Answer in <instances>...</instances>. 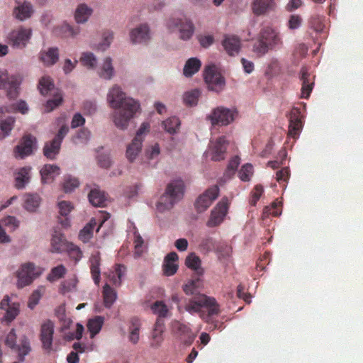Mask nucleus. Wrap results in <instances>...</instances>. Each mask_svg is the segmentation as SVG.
Returning a JSON list of instances; mask_svg holds the SVG:
<instances>
[{
  "instance_id": "nucleus-1",
  "label": "nucleus",
  "mask_w": 363,
  "mask_h": 363,
  "mask_svg": "<svg viewBox=\"0 0 363 363\" xmlns=\"http://www.w3.org/2000/svg\"><path fill=\"white\" fill-rule=\"evenodd\" d=\"M203 79L208 89L219 92L225 86V81L218 68L213 64L206 66L203 71Z\"/></svg>"
},
{
  "instance_id": "nucleus-2",
  "label": "nucleus",
  "mask_w": 363,
  "mask_h": 363,
  "mask_svg": "<svg viewBox=\"0 0 363 363\" xmlns=\"http://www.w3.org/2000/svg\"><path fill=\"white\" fill-rule=\"evenodd\" d=\"M107 99L110 106L113 109L139 104L133 98L128 96L122 88L118 85H114L111 89Z\"/></svg>"
},
{
  "instance_id": "nucleus-3",
  "label": "nucleus",
  "mask_w": 363,
  "mask_h": 363,
  "mask_svg": "<svg viewBox=\"0 0 363 363\" xmlns=\"http://www.w3.org/2000/svg\"><path fill=\"white\" fill-rule=\"evenodd\" d=\"M140 104L114 109L113 121L117 128L125 130L135 114L139 111Z\"/></svg>"
},
{
  "instance_id": "nucleus-4",
  "label": "nucleus",
  "mask_w": 363,
  "mask_h": 363,
  "mask_svg": "<svg viewBox=\"0 0 363 363\" xmlns=\"http://www.w3.org/2000/svg\"><path fill=\"white\" fill-rule=\"evenodd\" d=\"M21 77L18 75H9L5 69H0V89H6L7 96L15 99L18 94V86Z\"/></svg>"
},
{
  "instance_id": "nucleus-5",
  "label": "nucleus",
  "mask_w": 363,
  "mask_h": 363,
  "mask_svg": "<svg viewBox=\"0 0 363 363\" xmlns=\"http://www.w3.org/2000/svg\"><path fill=\"white\" fill-rule=\"evenodd\" d=\"M237 112L235 109H230L223 106L214 108L208 116V119L211 121L212 125H227L231 123Z\"/></svg>"
},
{
  "instance_id": "nucleus-6",
  "label": "nucleus",
  "mask_w": 363,
  "mask_h": 363,
  "mask_svg": "<svg viewBox=\"0 0 363 363\" xmlns=\"http://www.w3.org/2000/svg\"><path fill=\"white\" fill-rule=\"evenodd\" d=\"M33 35L30 28L19 26L11 30L8 35V40L13 47H26Z\"/></svg>"
},
{
  "instance_id": "nucleus-7",
  "label": "nucleus",
  "mask_w": 363,
  "mask_h": 363,
  "mask_svg": "<svg viewBox=\"0 0 363 363\" xmlns=\"http://www.w3.org/2000/svg\"><path fill=\"white\" fill-rule=\"evenodd\" d=\"M16 275L17 277V287L23 288L30 285L38 276V273L35 272L33 264L26 263L22 264L16 271Z\"/></svg>"
},
{
  "instance_id": "nucleus-8",
  "label": "nucleus",
  "mask_w": 363,
  "mask_h": 363,
  "mask_svg": "<svg viewBox=\"0 0 363 363\" xmlns=\"http://www.w3.org/2000/svg\"><path fill=\"white\" fill-rule=\"evenodd\" d=\"M168 24L170 28H178L179 38L183 40H189L194 33V23L189 18H172Z\"/></svg>"
},
{
  "instance_id": "nucleus-9",
  "label": "nucleus",
  "mask_w": 363,
  "mask_h": 363,
  "mask_svg": "<svg viewBox=\"0 0 363 363\" xmlns=\"http://www.w3.org/2000/svg\"><path fill=\"white\" fill-rule=\"evenodd\" d=\"M18 337L14 330H11L5 339L6 345L18 352L21 360L27 354L30 350L29 344L24 335L19 337L20 344H16Z\"/></svg>"
},
{
  "instance_id": "nucleus-10",
  "label": "nucleus",
  "mask_w": 363,
  "mask_h": 363,
  "mask_svg": "<svg viewBox=\"0 0 363 363\" xmlns=\"http://www.w3.org/2000/svg\"><path fill=\"white\" fill-rule=\"evenodd\" d=\"M228 209L227 201H220L211 211L210 216L206 222L208 228H215L218 226L224 220Z\"/></svg>"
},
{
  "instance_id": "nucleus-11",
  "label": "nucleus",
  "mask_w": 363,
  "mask_h": 363,
  "mask_svg": "<svg viewBox=\"0 0 363 363\" xmlns=\"http://www.w3.org/2000/svg\"><path fill=\"white\" fill-rule=\"evenodd\" d=\"M54 328L53 322L50 320L44 321L40 327V340L43 349L48 352H50L52 350Z\"/></svg>"
},
{
  "instance_id": "nucleus-12",
  "label": "nucleus",
  "mask_w": 363,
  "mask_h": 363,
  "mask_svg": "<svg viewBox=\"0 0 363 363\" xmlns=\"http://www.w3.org/2000/svg\"><path fill=\"white\" fill-rule=\"evenodd\" d=\"M218 195V188L216 186H213L203 192L196 200V208L197 211L199 212L206 211Z\"/></svg>"
},
{
  "instance_id": "nucleus-13",
  "label": "nucleus",
  "mask_w": 363,
  "mask_h": 363,
  "mask_svg": "<svg viewBox=\"0 0 363 363\" xmlns=\"http://www.w3.org/2000/svg\"><path fill=\"white\" fill-rule=\"evenodd\" d=\"M36 143V139L30 135H24L21 140L20 143L14 149V155L16 157L23 158L30 155L33 150Z\"/></svg>"
},
{
  "instance_id": "nucleus-14",
  "label": "nucleus",
  "mask_w": 363,
  "mask_h": 363,
  "mask_svg": "<svg viewBox=\"0 0 363 363\" xmlns=\"http://www.w3.org/2000/svg\"><path fill=\"white\" fill-rule=\"evenodd\" d=\"M20 304L11 302L9 296H5L0 302V308L5 311L4 320L7 323L13 321L19 313Z\"/></svg>"
},
{
  "instance_id": "nucleus-15",
  "label": "nucleus",
  "mask_w": 363,
  "mask_h": 363,
  "mask_svg": "<svg viewBox=\"0 0 363 363\" xmlns=\"http://www.w3.org/2000/svg\"><path fill=\"white\" fill-rule=\"evenodd\" d=\"M150 28L147 24H140L131 30L130 39L133 43H143L150 40Z\"/></svg>"
},
{
  "instance_id": "nucleus-16",
  "label": "nucleus",
  "mask_w": 363,
  "mask_h": 363,
  "mask_svg": "<svg viewBox=\"0 0 363 363\" xmlns=\"http://www.w3.org/2000/svg\"><path fill=\"white\" fill-rule=\"evenodd\" d=\"M33 13V6L28 1L18 3V5L13 10V17L19 21H24L31 18Z\"/></svg>"
},
{
  "instance_id": "nucleus-17",
  "label": "nucleus",
  "mask_w": 363,
  "mask_h": 363,
  "mask_svg": "<svg viewBox=\"0 0 363 363\" xmlns=\"http://www.w3.org/2000/svg\"><path fill=\"white\" fill-rule=\"evenodd\" d=\"M184 189L185 186L183 181L180 179H176L168 184L164 193L177 202L183 197Z\"/></svg>"
},
{
  "instance_id": "nucleus-18",
  "label": "nucleus",
  "mask_w": 363,
  "mask_h": 363,
  "mask_svg": "<svg viewBox=\"0 0 363 363\" xmlns=\"http://www.w3.org/2000/svg\"><path fill=\"white\" fill-rule=\"evenodd\" d=\"M228 143L224 137H220L211 142V160L220 161L224 159V154Z\"/></svg>"
},
{
  "instance_id": "nucleus-19",
  "label": "nucleus",
  "mask_w": 363,
  "mask_h": 363,
  "mask_svg": "<svg viewBox=\"0 0 363 363\" xmlns=\"http://www.w3.org/2000/svg\"><path fill=\"white\" fill-rule=\"evenodd\" d=\"M39 59L45 66L54 65L60 59L58 48L51 47L42 50L40 53Z\"/></svg>"
},
{
  "instance_id": "nucleus-20",
  "label": "nucleus",
  "mask_w": 363,
  "mask_h": 363,
  "mask_svg": "<svg viewBox=\"0 0 363 363\" xmlns=\"http://www.w3.org/2000/svg\"><path fill=\"white\" fill-rule=\"evenodd\" d=\"M143 145L142 138H134L131 143H130L125 150V157L130 162L135 161L141 152Z\"/></svg>"
},
{
  "instance_id": "nucleus-21",
  "label": "nucleus",
  "mask_w": 363,
  "mask_h": 363,
  "mask_svg": "<svg viewBox=\"0 0 363 363\" xmlns=\"http://www.w3.org/2000/svg\"><path fill=\"white\" fill-rule=\"evenodd\" d=\"M177 260L178 255L176 252H170L166 256L163 264V273L165 276L170 277L177 272L178 265L176 262Z\"/></svg>"
},
{
  "instance_id": "nucleus-22",
  "label": "nucleus",
  "mask_w": 363,
  "mask_h": 363,
  "mask_svg": "<svg viewBox=\"0 0 363 363\" xmlns=\"http://www.w3.org/2000/svg\"><path fill=\"white\" fill-rule=\"evenodd\" d=\"M93 9L86 4H79L74 11V20L78 24L85 23L91 16Z\"/></svg>"
},
{
  "instance_id": "nucleus-23",
  "label": "nucleus",
  "mask_w": 363,
  "mask_h": 363,
  "mask_svg": "<svg viewBox=\"0 0 363 363\" xmlns=\"http://www.w3.org/2000/svg\"><path fill=\"white\" fill-rule=\"evenodd\" d=\"M223 45L228 54L233 56L239 52L241 43L238 38L236 36L230 35L225 37L223 41Z\"/></svg>"
},
{
  "instance_id": "nucleus-24",
  "label": "nucleus",
  "mask_w": 363,
  "mask_h": 363,
  "mask_svg": "<svg viewBox=\"0 0 363 363\" xmlns=\"http://www.w3.org/2000/svg\"><path fill=\"white\" fill-rule=\"evenodd\" d=\"M30 169V167H23L16 172L15 175V186L16 188H24L29 182Z\"/></svg>"
},
{
  "instance_id": "nucleus-25",
  "label": "nucleus",
  "mask_w": 363,
  "mask_h": 363,
  "mask_svg": "<svg viewBox=\"0 0 363 363\" xmlns=\"http://www.w3.org/2000/svg\"><path fill=\"white\" fill-rule=\"evenodd\" d=\"M272 6L273 0H254L252 10L256 16H261L271 9Z\"/></svg>"
},
{
  "instance_id": "nucleus-26",
  "label": "nucleus",
  "mask_w": 363,
  "mask_h": 363,
  "mask_svg": "<svg viewBox=\"0 0 363 363\" xmlns=\"http://www.w3.org/2000/svg\"><path fill=\"white\" fill-rule=\"evenodd\" d=\"M176 201L164 193L156 204V209L160 213H164L172 208Z\"/></svg>"
},
{
  "instance_id": "nucleus-27",
  "label": "nucleus",
  "mask_w": 363,
  "mask_h": 363,
  "mask_svg": "<svg viewBox=\"0 0 363 363\" xmlns=\"http://www.w3.org/2000/svg\"><path fill=\"white\" fill-rule=\"evenodd\" d=\"M42 182L46 184L50 179L60 174V168L55 165L47 164L40 171Z\"/></svg>"
},
{
  "instance_id": "nucleus-28",
  "label": "nucleus",
  "mask_w": 363,
  "mask_h": 363,
  "mask_svg": "<svg viewBox=\"0 0 363 363\" xmlns=\"http://www.w3.org/2000/svg\"><path fill=\"white\" fill-rule=\"evenodd\" d=\"M201 62L197 58H191L187 60L184 67V74L187 77H191L197 72L201 67Z\"/></svg>"
},
{
  "instance_id": "nucleus-29",
  "label": "nucleus",
  "mask_w": 363,
  "mask_h": 363,
  "mask_svg": "<svg viewBox=\"0 0 363 363\" xmlns=\"http://www.w3.org/2000/svg\"><path fill=\"white\" fill-rule=\"evenodd\" d=\"M185 263L187 267L195 271L197 274H201L203 273L201 259L194 253H191L187 256Z\"/></svg>"
},
{
  "instance_id": "nucleus-30",
  "label": "nucleus",
  "mask_w": 363,
  "mask_h": 363,
  "mask_svg": "<svg viewBox=\"0 0 363 363\" xmlns=\"http://www.w3.org/2000/svg\"><path fill=\"white\" fill-rule=\"evenodd\" d=\"M96 224V220L92 218L79 232V238L84 242H87L91 238L93 230Z\"/></svg>"
},
{
  "instance_id": "nucleus-31",
  "label": "nucleus",
  "mask_w": 363,
  "mask_h": 363,
  "mask_svg": "<svg viewBox=\"0 0 363 363\" xmlns=\"http://www.w3.org/2000/svg\"><path fill=\"white\" fill-rule=\"evenodd\" d=\"M40 204V198L36 194H29L25 200L24 207L29 212H35Z\"/></svg>"
},
{
  "instance_id": "nucleus-32",
  "label": "nucleus",
  "mask_w": 363,
  "mask_h": 363,
  "mask_svg": "<svg viewBox=\"0 0 363 363\" xmlns=\"http://www.w3.org/2000/svg\"><path fill=\"white\" fill-rule=\"evenodd\" d=\"M103 323L104 318L101 316H96L88 321L87 328L91 333V337H94L101 330Z\"/></svg>"
},
{
  "instance_id": "nucleus-33",
  "label": "nucleus",
  "mask_w": 363,
  "mask_h": 363,
  "mask_svg": "<svg viewBox=\"0 0 363 363\" xmlns=\"http://www.w3.org/2000/svg\"><path fill=\"white\" fill-rule=\"evenodd\" d=\"M201 91L199 89H193L184 93L183 100L186 106H194L197 104Z\"/></svg>"
},
{
  "instance_id": "nucleus-34",
  "label": "nucleus",
  "mask_w": 363,
  "mask_h": 363,
  "mask_svg": "<svg viewBox=\"0 0 363 363\" xmlns=\"http://www.w3.org/2000/svg\"><path fill=\"white\" fill-rule=\"evenodd\" d=\"M38 87L43 95H48L55 90V85L49 77H43L39 81Z\"/></svg>"
},
{
  "instance_id": "nucleus-35",
  "label": "nucleus",
  "mask_w": 363,
  "mask_h": 363,
  "mask_svg": "<svg viewBox=\"0 0 363 363\" xmlns=\"http://www.w3.org/2000/svg\"><path fill=\"white\" fill-rule=\"evenodd\" d=\"M114 68L112 60L107 57L104 60L101 67V76L106 79H110L114 75Z\"/></svg>"
},
{
  "instance_id": "nucleus-36",
  "label": "nucleus",
  "mask_w": 363,
  "mask_h": 363,
  "mask_svg": "<svg viewBox=\"0 0 363 363\" xmlns=\"http://www.w3.org/2000/svg\"><path fill=\"white\" fill-rule=\"evenodd\" d=\"M60 143L59 139H53V140L47 144L44 147V155L50 159H53L55 155L58 153Z\"/></svg>"
},
{
  "instance_id": "nucleus-37",
  "label": "nucleus",
  "mask_w": 363,
  "mask_h": 363,
  "mask_svg": "<svg viewBox=\"0 0 363 363\" xmlns=\"http://www.w3.org/2000/svg\"><path fill=\"white\" fill-rule=\"evenodd\" d=\"M104 304L106 307L110 308L115 302L117 295L108 284H105L103 290Z\"/></svg>"
},
{
  "instance_id": "nucleus-38",
  "label": "nucleus",
  "mask_w": 363,
  "mask_h": 363,
  "mask_svg": "<svg viewBox=\"0 0 363 363\" xmlns=\"http://www.w3.org/2000/svg\"><path fill=\"white\" fill-rule=\"evenodd\" d=\"M59 32L67 37L74 38L80 32L79 28L74 27L69 23H64L57 28Z\"/></svg>"
},
{
  "instance_id": "nucleus-39",
  "label": "nucleus",
  "mask_w": 363,
  "mask_h": 363,
  "mask_svg": "<svg viewBox=\"0 0 363 363\" xmlns=\"http://www.w3.org/2000/svg\"><path fill=\"white\" fill-rule=\"evenodd\" d=\"M125 267L121 264H117L115 267L114 273H110L108 274L110 280L113 284L120 286L122 282V277L124 275Z\"/></svg>"
},
{
  "instance_id": "nucleus-40",
  "label": "nucleus",
  "mask_w": 363,
  "mask_h": 363,
  "mask_svg": "<svg viewBox=\"0 0 363 363\" xmlns=\"http://www.w3.org/2000/svg\"><path fill=\"white\" fill-rule=\"evenodd\" d=\"M52 247L55 252H61L64 250L65 242L62 235L59 232H55L51 240Z\"/></svg>"
},
{
  "instance_id": "nucleus-41",
  "label": "nucleus",
  "mask_w": 363,
  "mask_h": 363,
  "mask_svg": "<svg viewBox=\"0 0 363 363\" xmlns=\"http://www.w3.org/2000/svg\"><path fill=\"white\" fill-rule=\"evenodd\" d=\"M198 303H203V306H207L210 308V313H214L217 311V306L213 298L206 297L205 295L200 294L194 300Z\"/></svg>"
},
{
  "instance_id": "nucleus-42",
  "label": "nucleus",
  "mask_w": 363,
  "mask_h": 363,
  "mask_svg": "<svg viewBox=\"0 0 363 363\" xmlns=\"http://www.w3.org/2000/svg\"><path fill=\"white\" fill-rule=\"evenodd\" d=\"M89 198V201L94 206H101L105 201V196L104 194L96 189L91 191Z\"/></svg>"
},
{
  "instance_id": "nucleus-43",
  "label": "nucleus",
  "mask_w": 363,
  "mask_h": 363,
  "mask_svg": "<svg viewBox=\"0 0 363 363\" xmlns=\"http://www.w3.org/2000/svg\"><path fill=\"white\" fill-rule=\"evenodd\" d=\"M80 61L84 66L89 68H94L97 65V59L91 52L82 53Z\"/></svg>"
},
{
  "instance_id": "nucleus-44",
  "label": "nucleus",
  "mask_w": 363,
  "mask_h": 363,
  "mask_svg": "<svg viewBox=\"0 0 363 363\" xmlns=\"http://www.w3.org/2000/svg\"><path fill=\"white\" fill-rule=\"evenodd\" d=\"M179 125V120L175 117L169 118L163 122L164 129L170 134L175 133Z\"/></svg>"
},
{
  "instance_id": "nucleus-45",
  "label": "nucleus",
  "mask_w": 363,
  "mask_h": 363,
  "mask_svg": "<svg viewBox=\"0 0 363 363\" xmlns=\"http://www.w3.org/2000/svg\"><path fill=\"white\" fill-rule=\"evenodd\" d=\"M99 265H100V258L99 256L97 255L94 257H93L91 260V274L92 277L94 278V280L96 284H99L100 281V269H99Z\"/></svg>"
},
{
  "instance_id": "nucleus-46",
  "label": "nucleus",
  "mask_w": 363,
  "mask_h": 363,
  "mask_svg": "<svg viewBox=\"0 0 363 363\" xmlns=\"http://www.w3.org/2000/svg\"><path fill=\"white\" fill-rule=\"evenodd\" d=\"M153 313L160 317H165L168 313L167 306L162 301H157L152 306Z\"/></svg>"
},
{
  "instance_id": "nucleus-47",
  "label": "nucleus",
  "mask_w": 363,
  "mask_h": 363,
  "mask_svg": "<svg viewBox=\"0 0 363 363\" xmlns=\"http://www.w3.org/2000/svg\"><path fill=\"white\" fill-rule=\"evenodd\" d=\"M43 296V292L40 289H37L33 292L31 296L29 298L28 302V307L33 310L35 307L38 304L41 297Z\"/></svg>"
},
{
  "instance_id": "nucleus-48",
  "label": "nucleus",
  "mask_w": 363,
  "mask_h": 363,
  "mask_svg": "<svg viewBox=\"0 0 363 363\" xmlns=\"http://www.w3.org/2000/svg\"><path fill=\"white\" fill-rule=\"evenodd\" d=\"M66 272V269L63 265H59L53 268L48 275V279L50 281H55L63 277Z\"/></svg>"
},
{
  "instance_id": "nucleus-49",
  "label": "nucleus",
  "mask_w": 363,
  "mask_h": 363,
  "mask_svg": "<svg viewBox=\"0 0 363 363\" xmlns=\"http://www.w3.org/2000/svg\"><path fill=\"white\" fill-rule=\"evenodd\" d=\"M79 184V181L76 178L68 177L63 184L64 191L66 193L71 192L74 189L77 188Z\"/></svg>"
},
{
  "instance_id": "nucleus-50",
  "label": "nucleus",
  "mask_w": 363,
  "mask_h": 363,
  "mask_svg": "<svg viewBox=\"0 0 363 363\" xmlns=\"http://www.w3.org/2000/svg\"><path fill=\"white\" fill-rule=\"evenodd\" d=\"M15 123L14 118L9 117L6 120L1 121L0 122V128L1 130L4 133L5 135H8L10 131L12 129V127Z\"/></svg>"
},
{
  "instance_id": "nucleus-51",
  "label": "nucleus",
  "mask_w": 363,
  "mask_h": 363,
  "mask_svg": "<svg viewBox=\"0 0 363 363\" xmlns=\"http://www.w3.org/2000/svg\"><path fill=\"white\" fill-rule=\"evenodd\" d=\"M1 225H5L10 228L12 230H16L19 225V221L13 216H7L0 220Z\"/></svg>"
},
{
  "instance_id": "nucleus-52",
  "label": "nucleus",
  "mask_w": 363,
  "mask_h": 363,
  "mask_svg": "<svg viewBox=\"0 0 363 363\" xmlns=\"http://www.w3.org/2000/svg\"><path fill=\"white\" fill-rule=\"evenodd\" d=\"M62 101V97L60 94H57L52 99H50L46 102L45 109L48 112L52 111L57 107Z\"/></svg>"
},
{
  "instance_id": "nucleus-53",
  "label": "nucleus",
  "mask_w": 363,
  "mask_h": 363,
  "mask_svg": "<svg viewBox=\"0 0 363 363\" xmlns=\"http://www.w3.org/2000/svg\"><path fill=\"white\" fill-rule=\"evenodd\" d=\"M67 251L69 257L75 261L80 259L82 256V252L80 249L73 244H69L67 245Z\"/></svg>"
},
{
  "instance_id": "nucleus-54",
  "label": "nucleus",
  "mask_w": 363,
  "mask_h": 363,
  "mask_svg": "<svg viewBox=\"0 0 363 363\" xmlns=\"http://www.w3.org/2000/svg\"><path fill=\"white\" fill-rule=\"evenodd\" d=\"M60 213L61 216H67L74 209V206L72 203L63 201L59 203Z\"/></svg>"
},
{
  "instance_id": "nucleus-55",
  "label": "nucleus",
  "mask_w": 363,
  "mask_h": 363,
  "mask_svg": "<svg viewBox=\"0 0 363 363\" xmlns=\"http://www.w3.org/2000/svg\"><path fill=\"white\" fill-rule=\"evenodd\" d=\"M140 325L138 324H133L132 328L130 332L129 340L133 344H136L138 342L140 339Z\"/></svg>"
},
{
  "instance_id": "nucleus-56",
  "label": "nucleus",
  "mask_w": 363,
  "mask_h": 363,
  "mask_svg": "<svg viewBox=\"0 0 363 363\" xmlns=\"http://www.w3.org/2000/svg\"><path fill=\"white\" fill-rule=\"evenodd\" d=\"M252 174V166L250 164L243 165L240 171V177L242 181H248Z\"/></svg>"
},
{
  "instance_id": "nucleus-57",
  "label": "nucleus",
  "mask_w": 363,
  "mask_h": 363,
  "mask_svg": "<svg viewBox=\"0 0 363 363\" xmlns=\"http://www.w3.org/2000/svg\"><path fill=\"white\" fill-rule=\"evenodd\" d=\"M199 286V280H191L184 286V291L187 294H193L196 293Z\"/></svg>"
},
{
  "instance_id": "nucleus-58",
  "label": "nucleus",
  "mask_w": 363,
  "mask_h": 363,
  "mask_svg": "<svg viewBox=\"0 0 363 363\" xmlns=\"http://www.w3.org/2000/svg\"><path fill=\"white\" fill-rule=\"evenodd\" d=\"M276 36L277 35L274 33V30H272L271 29H267L262 34L260 39H263V40H264L269 45H272V43H274V41L276 38Z\"/></svg>"
},
{
  "instance_id": "nucleus-59",
  "label": "nucleus",
  "mask_w": 363,
  "mask_h": 363,
  "mask_svg": "<svg viewBox=\"0 0 363 363\" xmlns=\"http://www.w3.org/2000/svg\"><path fill=\"white\" fill-rule=\"evenodd\" d=\"M77 284V279L76 278H73L72 279L67 280L63 283L62 286V290L64 293L72 291L75 289Z\"/></svg>"
},
{
  "instance_id": "nucleus-60",
  "label": "nucleus",
  "mask_w": 363,
  "mask_h": 363,
  "mask_svg": "<svg viewBox=\"0 0 363 363\" xmlns=\"http://www.w3.org/2000/svg\"><path fill=\"white\" fill-rule=\"evenodd\" d=\"M271 45L263 40V39H259L258 44L255 46V50L259 54H264L267 50L269 47Z\"/></svg>"
},
{
  "instance_id": "nucleus-61",
  "label": "nucleus",
  "mask_w": 363,
  "mask_h": 363,
  "mask_svg": "<svg viewBox=\"0 0 363 363\" xmlns=\"http://www.w3.org/2000/svg\"><path fill=\"white\" fill-rule=\"evenodd\" d=\"M100 165L104 168H108L111 164V160L108 155L101 154L98 158Z\"/></svg>"
},
{
  "instance_id": "nucleus-62",
  "label": "nucleus",
  "mask_w": 363,
  "mask_h": 363,
  "mask_svg": "<svg viewBox=\"0 0 363 363\" xmlns=\"http://www.w3.org/2000/svg\"><path fill=\"white\" fill-rule=\"evenodd\" d=\"M203 307V303H198L197 301H191L186 306V309L190 313L199 312L200 308Z\"/></svg>"
},
{
  "instance_id": "nucleus-63",
  "label": "nucleus",
  "mask_w": 363,
  "mask_h": 363,
  "mask_svg": "<svg viewBox=\"0 0 363 363\" xmlns=\"http://www.w3.org/2000/svg\"><path fill=\"white\" fill-rule=\"evenodd\" d=\"M160 152V147L158 144H155L153 146L150 147L146 151V154L150 158H154L159 155Z\"/></svg>"
},
{
  "instance_id": "nucleus-64",
  "label": "nucleus",
  "mask_w": 363,
  "mask_h": 363,
  "mask_svg": "<svg viewBox=\"0 0 363 363\" xmlns=\"http://www.w3.org/2000/svg\"><path fill=\"white\" fill-rule=\"evenodd\" d=\"M77 64V60L72 61L69 59L65 60L63 70L65 73L72 72Z\"/></svg>"
}]
</instances>
